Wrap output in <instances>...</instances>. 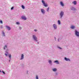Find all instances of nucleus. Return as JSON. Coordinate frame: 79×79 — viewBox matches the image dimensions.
<instances>
[{
    "instance_id": "f257e3e1",
    "label": "nucleus",
    "mask_w": 79,
    "mask_h": 79,
    "mask_svg": "<svg viewBox=\"0 0 79 79\" xmlns=\"http://www.w3.org/2000/svg\"><path fill=\"white\" fill-rule=\"evenodd\" d=\"M42 2L44 5V6H45L46 7L47 6H48V5L47 4V3H45V2H44V0H42Z\"/></svg>"
},
{
    "instance_id": "f03ea898",
    "label": "nucleus",
    "mask_w": 79,
    "mask_h": 79,
    "mask_svg": "<svg viewBox=\"0 0 79 79\" xmlns=\"http://www.w3.org/2000/svg\"><path fill=\"white\" fill-rule=\"evenodd\" d=\"M64 14V13L63 12V11H61L60 12V18H61L62 17H63V15Z\"/></svg>"
},
{
    "instance_id": "7ed1b4c3",
    "label": "nucleus",
    "mask_w": 79,
    "mask_h": 79,
    "mask_svg": "<svg viewBox=\"0 0 79 79\" xmlns=\"http://www.w3.org/2000/svg\"><path fill=\"white\" fill-rule=\"evenodd\" d=\"M33 38L34 40H36V42H37V38L35 37V35H33Z\"/></svg>"
},
{
    "instance_id": "20e7f679",
    "label": "nucleus",
    "mask_w": 79,
    "mask_h": 79,
    "mask_svg": "<svg viewBox=\"0 0 79 79\" xmlns=\"http://www.w3.org/2000/svg\"><path fill=\"white\" fill-rule=\"evenodd\" d=\"M22 19H24V20H26V19H27V18H26L25 16H22Z\"/></svg>"
},
{
    "instance_id": "39448f33",
    "label": "nucleus",
    "mask_w": 79,
    "mask_h": 79,
    "mask_svg": "<svg viewBox=\"0 0 79 79\" xmlns=\"http://www.w3.org/2000/svg\"><path fill=\"white\" fill-rule=\"evenodd\" d=\"M72 3L73 4H74V5H76L77 4V2H76V1H74L72 2Z\"/></svg>"
},
{
    "instance_id": "423d86ee",
    "label": "nucleus",
    "mask_w": 79,
    "mask_h": 79,
    "mask_svg": "<svg viewBox=\"0 0 79 79\" xmlns=\"http://www.w3.org/2000/svg\"><path fill=\"white\" fill-rule=\"evenodd\" d=\"M41 11L43 14H44V13H45V10H44V9H41Z\"/></svg>"
},
{
    "instance_id": "0eeeda50",
    "label": "nucleus",
    "mask_w": 79,
    "mask_h": 79,
    "mask_svg": "<svg viewBox=\"0 0 79 79\" xmlns=\"http://www.w3.org/2000/svg\"><path fill=\"white\" fill-rule=\"evenodd\" d=\"M24 58V55L23 54H22L21 55V57L20 59V60H23V59Z\"/></svg>"
},
{
    "instance_id": "6e6552de",
    "label": "nucleus",
    "mask_w": 79,
    "mask_h": 79,
    "mask_svg": "<svg viewBox=\"0 0 79 79\" xmlns=\"http://www.w3.org/2000/svg\"><path fill=\"white\" fill-rule=\"evenodd\" d=\"M53 26L55 29H56V25L55 24H54Z\"/></svg>"
},
{
    "instance_id": "1a4fd4ad",
    "label": "nucleus",
    "mask_w": 79,
    "mask_h": 79,
    "mask_svg": "<svg viewBox=\"0 0 79 79\" xmlns=\"http://www.w3.org/2000/svg\"><path fill=\"white\" fill-rule=\"evenodd\" d=\"M60 3L61 6H64V4L63 3V2H60Z\"/></svg>"
},
{
    "instance_id": "9d476101",
    "label": "nucleus",
    "mask_w": 79,
    "mask_h": 79,
    "mask_svg": "<svg viewBox=\"0 0 79 79\" xmlns=\"http://www.w3.org/2000/svg\"><path fill=\"white\" fill-rule=\"evenodd\" d=\"M64 59L66 61H70V60H69V59L67 58L66 57H65Z\"/></svg>"
},
{
    "instance_id": "9b49d317",
    "label": "nucleus",
    "mask_w": 79,
    "mask_h": 79,
    "mask_svg": "<svg viewBox=\"0 0 79 79\" xmlns=\"http://www.w3.org/2000/svg\"><path fill=\"white\" fill-rule=\"evenodd\" d=\"M54 62L55 63H56V64H60L58 60H56L54 61Z\"/></svg>"
},
{
    "instance_id": "f8f14e48",
    "label": "nucleus",
    "mask_w": 79,
    "mask_h": 79,
    "mask_svg": "<svg viewBox=\"0 0 79 79\" xmlns=\"http://www.w3.org/2000/svg\"><path fill=\"white\" fill-rule=\"evenodd\" d=\"M6 27L7 28V29L9 30V31H10L11 29V28H10L9 27L6 26Z\"/></svg>"
},
{
    "instance_id": "ddd939ff",
    "label": "nucleus",
    "mask_w": 79,
    "mask_h": 79,
    "mask_svg": "<svg viewBox=\"0 0 79 79\" xmlns=\"http://www.w3.org/2000/svg\"><path fill=\"white\" fill-rule=\"evenodd\" d=\"M52 70L53 71L55 72V71H56L57 69H53Z\"/></svg>"
},
{
    "instance_id": "4468645a",
    "label": "nucleus",
    "mask_w": 79,
    "mask_h": 79,
    "mask_svg": "<svg viewBox=\"0 0 79 79\" xmlns=\"http://www.w3.org/2000/svg\"><path fill=\"white\" fill-rule=\"evenodd\" d=\"M75 27H74V26H72L71 27V29H73L74 28H75Z\"/></svg>"
},
{
    "instance_id": "2eb2a0df",
    "label": "nucleus",
    "mask_w": 79,
    "mask_h": 79,
    "mask_svg": "<svg viewBox=\"0 0 79 79\" xmlns=\"http://www.w3.org/2000/svg\"><path fill=\"white\" fill-rule=\"evenodd\" d=\"M22 7L23 9H24L25 8L24 6H23V5L22 6Z\"/></svg>"
},
{
    "instance_id": "dca6fc26",
    "label": "nucleus",
    "mask_w": 79,
    "mask_h": 79,
    "mask_svg": "<svg viewBox=\"0 0 79 79\" xmlns=\"http://www.w3.org/2000/svg\"><path fill=\"white\" fill-rule=\"evenodd\" d=\"M9 58H10L11 59V54H9Z\"/></svg>"
},
{
    "instance_id": "f3484780",
    "label": "nucleus",
    "mask_w": 79,
    "mask_h": 79,
    "mask_svg": "<svg viewBox=\"0 0 79 79\" xmlns=\"http://www.w3.org/2000/svg\"><path fill=\"white\" fill-rule=\"evenodd\" d=\"M58 23L59 24H60V20L58 21Z\"/></svg>"
},
{
    "instance_id": "a211bd4d",
    "label": "nucleus",
    "mask_w": 79,
    "mask_h": 79,
    "mask_svg": "<svg viewBox=\"0 0 79 79\" xmlns=\"http://www.w3.org/2000/svg\"><path fill=\"white\" fill-rule=\"evenodd\" d=\"M5 48H7V47L6 45H5L4 47V50H5Z\"/></svg>"
},
{
    "instance_id": "6ab92c4d",
    "label": "nucleus",
    "mask_w": 79,
    "mask_h": 79,
    "mask_svg": "<svg viewBox=\"0 0 79 79\" xmlns=\"http://www.w3.org/2000/svg\"><path fill=\"white\" fill-rule=\"evenodd\" d=\"M49 63L50 64L52 63V61H51V60H49Z\"/></svg>"
},
{
    "instance_id": "aec40b11",
    "label": "nucleus",
    "mask_w": 79,
    "mask_h": 79,
    "mask_svg": "<svg viewBox=\"0 0 79 79\" xmlns=\"http://www.w3.org/2000/svg\"><path fill=\"white\" fill-rule=\"evenodd\" d=\"M2 34H3V36H5V33H4V32H3Z\"/></svg>"
},
{
    "instance_id": "412c9836",
    "label": "nucleus",
    "mask_w": 79,
    "mask_h": 79,
    "mask_svg": "<svg viewBox=\"0 0 79 79\" xmlns=\"http://www.w3.org/2000/svg\"><path fill=\"white\" fill-rule=\"evenodd\" d=\"M0 22L1 23V24H2V23H3V21H2V20L0 21Z\"/></svg>"
},
{
    "instance_id": "4be33fe9",
    "label": "nucleus",
    "mask_w": 79,
    "mask_h": 79,
    "mask_svg": "<svg viewBox=\"0 0 79 79\" xmlns=\"http://www.w3.org/2000/svg\"><path fill=\"white\" fill-rule=\"evenodd\" d=\"M36 79H39V78L38 77V76H37V75H36Z\"/></svg>"
},
{
    "instance_id": "5701e85b",
    "label": "nucleus",
    "mask_w": 79,
    "mask_h": 79,
    "mask_svg": "<svg viewBox=\"0 0 79 79\" xmlns=\"http://www.w3.org/2000/svg\"><path fill=\"white\" fill-rule=\"evenodd\" d=\"M16 24H19V23L17 22L16 23Z\"/></svg>"
},
{
    "instance_id": "b1692460",
    "label": "nucleus",
    "mask_w": 79,
    "mask_h": 79,
    "mask_svg": "<svg viewBox=\"0 0 79 79\" xmlns=\"http://www.w3.org/2000/svg\"><path fill=\"white\" fill-rule=\"evenodd\" d=\"M48 10H49V7H48L47 9V11H48Z\"/></svg>"
},
{
    "instance_id": "393cba45",
    "label": "nucleus",
    "mask_w": 79,
    "mask_h": 79,
    "mask_svg": "<svg viewBox=\"0 0 79 79\" xmlns=\"http://www.w3.org/2000/svg\"><path fill=\"white\" fill-rule=\"evenodd\" d=\"M2 72L4 74H5V72H4V71H2Z\"/></svg>"
},
{
    "instance_id": "a878e982",
    "label": "nucleus",
    "mask_w": 79,
    "mask_h": 79,
    "mask_svg": "<svg viewBox=\"0 0 79 79\" xmlns=\"http://www.w3.org/2000/svg\"><path fill=\"white\" fill-rule=\"evenodd\" d=\"M34 31H35V32H37V29H35Z\"/></svg>"
},
{
    "instance_id": "bb28decb",
    "label": "nucleus",
    "mask_w": 79,
    "mask_h": 79,
    "mask_svg": "<svg viewBox=\"0 0 79 79\" xmlns=\"http://www.w3.org/2000/svg\"><path fill=\"white\" fill-rule=\"evenodd\" d=\"M5 55H6V56H8V55H7V54H5Z\"/></svg>"
},
{
    "instance_id": "cd10ccee",
    "label": "nucleus",
    "mask_w": 79,
    "mask_h": 79,
    "mask_svg": "<svg viewBox=\"0 0 79 79\" xmlns=\"http://www.w3.org/2000/svg\"><path fill=\"white\" fill-rule=\"evenodd\" d=\"M13 8H14V7H12L11 8V10H13Z\"/></svg>"
},
{
    "instance_id": "c85d7f7f",
    "label": "nucleus",
    "mask_w": 79,
    "mask_h": 79,
    "mask_svg": "<svg viewBox=\"0 0 79 79\" xmlns=\"http://www.w3.org/2000/svg\"><path fill=\"white\" fill-rule=\"evenodd\" d=\"M19 29H21V27H19Z\"/></svg>"
},
{
    "instance_id": "c756f323",
    "label": "nucleus",
    "mask_w": 79,
    "mask_h": 79,
    "mask_svg": "<svg viewBox=\"0 0 79 79\" xmlns=\"http://www.w3.org/2000/svg\"><path fill=\"white\" fill-rule=\"evenodd\" d=\"M60 48V49H62V48Z\"/></svg>"
},
{
    "instance_id": "7c9ffc66",
    "label": "nucleus",
    "mask_w": 79,
    "mask_h": 79,
    "mask_svg": "<svg viewBox=\"0 0 79 79\" xmlns=\"http://www.w3.org/2000/svg\"><path fill=\"white\" fill-rule=\"evenodd\" d=\"M1 72H2V71L0 70V73H1Z\"/></svg>"
},
{
    "instance_id": "2f4dec72",
    "label": "nucleus",
    "mask_w": 79,
    "mask_h": 79,
    "mask_svg": "<svg viewBox=\"0 0 79 79\" xmlns=\"http://www.w3.org/2000/svg\"><path fill=\"white\" fill-rule=\"evenodd\" d=\"M9 61H10V60H9Z\"/></svg>"
}]
</instances>
